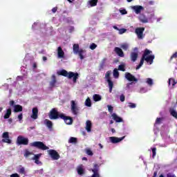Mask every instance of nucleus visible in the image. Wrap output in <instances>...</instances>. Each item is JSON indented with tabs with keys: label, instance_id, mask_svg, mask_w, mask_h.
Returning <instances> with one entry per match:
<instances>
[{
	"label": "nucleus",
	"instance_id": "1",
	"mask_svg": "<svg viewBox=\"0 0 177 177\" xmlns=\"http://www.w3.org/2000/svg\"><path fill=\"white\" fill-rule=\"evenodd\" d=\"M153 53V51L146 48L144 51V53L142 54V56L141 57L140 64L136 66V70H139L143 66V63L147 62L148 64L151 65L153 64V62H154V59H156V56L154 55H151Z\"/></svg>",
	"mask_w": 177,
	"mask_h": 177
},
{
	"label": "nucleus",
	"instance_id": "2",
	"mask_svg": "<svg viewBox=\"0 0 177 177\" xmlns=\"http://www.w3.org/2000/svg\"><path fill=\"white\" fill-rule=\"evenodd\" d=\"M57 74L58 75H62V77H67L68 80H71V78H73V82H74V84L77 82V79L78 78V77H80L78 73L67 72V71L64 69L57 72Z\"/></svg>",
	"mask_w": 177,
	"mask_h": 177
},
{
	"label": "nucleus",
	"instance_id": "3",
	"mask_svg": "<svg viewBox=\"0 0 177 177\" xmlns=\"http://www.w3.org/2000/svg\"><path fill=\"white\" fill-rule=\"evenodd\" d=\"M30 146L31 147H36V149H39V150H49V147L45 145L44 142L41 141H35L31 142L30 143Z\"/></svg>",
	"mask_w": 177,
	"mask_h": 177
},
{
	"label": "nucleus",
	"instance_id": "4",
	"mask_svg": "<svg viewBox=\"0 0 177 177\" xmlns=\"http://www.w3.org/2000/svg\"><path fill=\"white\" fill-rule=\"evenodd\" d=\"M61 115H63V113L57 111L56 108L52 109L48 114L50 120H59Z\"/></svg>",
	"mask_w": 177,
	"mask_h": 177
},
{
	"label": "nucleus",
	"instance_id": "5",
	"mask_svg": "<svg viewBox=\"0 0 177 177\" xmlns=\"http://www.w3.org/2000/svg\"><path fill=\"white\" fill-rule=\"evenodd\" d=\"M73 53L75 55L78 54L81 60L84 59V55H82L84 53V50L80 49V44H73Z\"/></svg>",
	"mask_w": 177,
	"mask_h": 177
},
{
	"label": "nucleus",
	"instance_id": "6",
	"mask_svg": "<svg viewBox=\"0 0 177 177\" xmlns=\"http://www.w3.org/2000/svg\"><path fill=\"white\" fill-rule=\"evenodd\" d=\"M71 110L73 115H78V114L80 113V108L74 100H72L71 102Z\"/></svg>",
	"mask_w": 177,
	"mask_h": 177
},
{
	"label": "nucleus",
	"instance_id": "7",
	"mask_svg": "<svg viewBox=\"0 0 177 177\" xmlns=\"http://www.w3.org/2000/svg\"><path fill=\"white\" fill-rule=\"evenodd\" d=\"M28 138H24L22 136H19L17 138V144L19 145H23L24 146H27L28 145Z\"/></svg>",
	"mask_w": 177,
	"mask_h": 177
},
{
	"label": "nucleus",
	"instance_id": "8",
	"mask_svg": "<svg viewBox=\"0 0 177 177\" xmlns=\"http://www.w3.org/2000/svg\"><path fill=\"white\" fill-rule=\"evenodd\" d=\"M135 32L137 35L138 39H143V38H145V35L143 34V32H145V28H137L135 30Z\"/></svg>",
	"mask_w": 177,
	"mask_h": 177
},
{
	"label": "nucleus",
	"instance_id": "9",
	"mask_svg": "<svg viewBox=\"0 0 177 177\" xmlns=\"http://www.w3.org/2000/svg\"><path fill=\"white\" fill-rule=\"evenodd\" d=\"M48 153L50 157L52 158V160H59V158H60V155L59 154V153H57L56 151V150L49 149L48 151Z\"/></svg>",
	"mask_w": 177,
	"mask_h": 177
},
{
	"label": "nucleus",
	"instance_id": "10",
	"mask_svg": "<svg viewBox=\"0 0 177 177\" xmlns=\"http://www.w3.org/2000/svg\"><path fill=\"white\" fill-rule=\"evenodd\" d=\"M60 119L63 120L66 125H71L73 124V118L67 116L64 113L60 115Z\"/></svg>",
	"mask_w": 177,
	"mask_h": 177
},
{
	"label": "nucleus",
	"instance_id": "11",
	"mask_svg": "<svg viewBox=\"0 0 177 177\" xmlns=\"http://www.w3.org/2000/svg\"><path fill=\"white\" fill-rule=\"evenodd\" d=\"M2 142H3V143H12V140L9 139V132L6 131L3 133L2 134Z\"/></svg>",
	"mask_w": 177,
	"mask_h": 177
},
{
	"label": "nucleus",
	"instance_id": "12",
	"mask_svg": "<svg viewBox=\"0 0 177 177\" xmlns=\"http://www.w3.org/2000/svg\"><path fill=\"white\" fill-rule=\"evenodd\" d=\"M30 118H32V120L38 119V108L37 107L32 108V115H30Z\"/></svg>",
	"mask_w": 177,
	"mask_h": 177
},
{
	"label": "nucleus",
	"instance_id": "13",
	"mask_svg": "<svg viewBox=\"0 0 177 177\" xmlns=\"http://www.w3.org/2000/svg\"><path fill=\"white\" fill-rule=\"evenodd\" d=\"M114 52L119 56V57H124V51H122V49L120 48V47H115L114 48Z\"/></svg>",
	"mask_w": 177,
	"mask_h": 177
},
{
	"label": "nucleus",
	"instance_id": "14",
	"mask_svg": "<svg viewBox=\"0 0 177 177\" xmlns=\"http://www.w3.org/2000/svg\"><path fill=\"white\" fill-rule=\"evenodd\" d=\"M133 10L136 15H139L142 12V10H145V8L142 6H134Z\"/></svg>",
	"mask_w": 177,
	"mask_h": 177
},
{
	"label": "nucleus",
	"instance_id": "15",
	"mask_svg": "<svg viewBox=\"0 0 177 177\" xmlns=\"http://www.w3.org/2000/svg\"><path fill=\"white\" fill-rule=\"evenodd\" d=\"M138 19L141 23H149V19H147V17H146V15H145L144 14H140L138 17Z\"/></svg>",
	"mask_w": 177,
	"mask_h": 177
},
{
	"label": "nucleus",
	"instance_id": "16",
	"mask_svg": "<svg viewBox=\"0 0 177 177\" xmlns=\"http://www.w3.org/2000/svg\"><path fill=\"white\" fill-rule=\"evenodd\" d=\"M57 56L59 59L64 58V51H63V48L60 46L57 48Z\"/></svg>",
	"mask_w": 177,
	"mask_h": 177
},
{
	"label": "nucleus",
	"instance_id": "17",
	"mask_svg": "<svg viewBox=\"0 0 177 177\" xmlns=\"http://www.w3.org/2000/svg\"><path fill=\"white\" fill-rule=\"evenodd\" d=\"M111 117L113 118V120L115 121V122H122L123 120L118 116L116 113H113L111 115Z\"/></svg>",
	"mask_w": 177,
	"mask_h": 177
},
{
	"label": "nucleus",
	"instance_id": "18",
	"mask_svg": "<svg viewBox=\"0 0 177 177\" xmlns=\"http://www.w3.org/2000/svg\"><path fill=\"white\" fill-rule=\"evenodd\" d=\"M15 113H20L23 111V106L20 104H16L14 106Z\"/></svg>",
	"mask_w": 177,
	"mask_h": 177
},
{
	"label": "nucleus",
	"instance_id": "19",
	"mask_svg": "<svg viewBox=\"0 0 177 177\" xmlns=\"http://www.w3.org/2000/svg\"><path fill=\"white\" fill-rule=\"evenodd\" d=\"M44 124L46 125L47 128H48V129H52V128H53V123L52 122V121L46 119L44 120Z\"/></svg>",
	"mask_w": 177,
	"mask_h": 177
},
{
	"label": "nucleus",
	"instance_id": "20",
	"mask_svg": "<svg viewBox=\"0 0 177 177\" xmlns=\"http://www.w3.org/2000/svg\"><path fill=\"white\" fill-rule=\"evenodd\" d=\"M12 115V109L9 108L6 110V112L3 116L4 120H8Z\"/></svg>",
	"mask_w": 177,
	"mask_h": 177
},
{
	"label": "nucleus",
	"instance_id": "21",
	"mask_svg": "<svg viewBox=\"0 0 177 177\" xmlns=\"http://www.w3.org/2000/svg\"><path fill=\"white\" fill-rule=\"evenodd\" d=\"M57 82V80H56V75H52V81L50 82V86L51 88H55V85H56Z\"/></svg>",
	"mask_w": 177,
	"mask_h": 177
},
{
	"label": "nucleus",
	"instance_id": "22",
	"mask_svg": "<svg viewBox=\"0 0 177 177\" xmlns=\"http://www.w3.org/2000/svg\"><path fill=\"white\" fill-rule=\"evenodd\" d=\"M86 130L87 132H91L92 131V122L90 120L86 121Z\"/></svg>",
	"mask_w": 177,
	"mask_h": 177
},
{
	"label": "nucleus",
	"instance_id": "23",
	"mask_svg": "<svg viewBox=\"0 0 177 177\" xmlns=\"http://www.w3.org/2000/svg\"><path fill=\"white\" fill-rule=\"evenodd\" d=\"M110 140L111 143H120V142L122 140V138H119L117 137H110Z\"/></svg>",
	"mask_w": 177,
	"mask_h": 177
},
{
	"label": "nucleus",
	"instance_id": "24",
	"mask_svg": "<svg viewBox=\"0 0 177 177\" xmlns=\"http://www.w3.org/2000/svg\"><path fill=\"white\" fill-rule=\"evenodd\" d=\"M125 78L127 79L130 82H133V75H132L130 73H125Z\"/></svg>",
	"mask_w": 177,
	"mask_h": 177
},
{
	"label": "nucleus",
	"instance_id": "25",
	"mask_svg": "<svg viewBox=\"0 0 177 177\" xmlns=\"http://www.w3.org/2000/svg\"><path fill=\"white\" fill-rule=\"evenodd\" d=\"M107 82L109 86V93H111V92H113V86H114V83L113 81H111V79H108Z\"/></svg>",
	"mask_w": 177,
	"mask_h": 177
},
{
	"label": "nucleus",
	"instance_id": "26",
	"mask_svg": "<svg viewBox=\"0 0 177 177\" xmlns=\"http://www.w3.org/2000/svg\"><path fill=\"white\" fill-rule=\"evenodd\" d=\"M93 99L94 102H100V100H102V96L99 94H94L93 95Z\"/></svg>",
	"mask_w": 177,
	"mask_h": 177
},
{
	"label": "nucleus",
	"instance_id": "27",
	"mask_svg": "<svg viewBox=\"0 0 177 177\" xmlns=\"http://www.w3.org/2000/svg\"><path fill=\"white\" fill-rule=\"evenodd\" d=\"M107 61V58H103L100 64V70H103L104 68V66H106V62Z\"/></svg>",
	"mask_w": 177,
	"mask_h": 177
},
{
	"label": "nucleus",
	"instance_id": "28",
	"mask_svg": "<svg viewBox=\"0 0 177 177\" xmlns=\"http://www.w3.org/2000/svg\"><path fill=\"white\" fill-rule=\"evenodd\" d=\"M85 106H86V107H91L92 106V101L91 100V98H89V97H88L84 102Z\"/></svg>",
	"mask_w": 177,
	"mask_h": 177
},
{
	"label": "nucleus",
	"instance_id": "29",
	"mask_svg": "<svg viewBox=\"0 0 177 177\" xmlns=\"http://www.w3.org/2000/svg\"><path fill=\"white\" fill-rule=\"evenodd\" d=\"M78 142V139L75 137H71L68 140V143H74L75 145L77 144Z\"/></svg>",
	"mask_w": 177,
	"mask_h": 177
},
{
	"label": "nucleus",
	"instance_id": "30",
	"mask_svg": "<svg viewBox=\"0 0 177 177\" xmlns=\"http://www.w3.org/2000/svg\"><path fill=\"white\" fill-rule=\"evenodd\" d=\"M88 3L91 8H93V6H96V5H97V0H89Z\"/></svg>",
	"mask_w": 177,
	"mask_h": 177
},
{
	"label": "nucleus",
	"instance_id": "31",
	"mask_svg": "<svg viewBox=\"0 0 177 177\" xmlns=\"http://www.w3.org/2000/svg\"><path fill=\"white\" fill-rule=\"evenodd\" d=\"M169 113H170L171 115H172V117H174V118H176L177 120V112H176V111H175L174 109H170Z\"/></svg>",
	"mask_w": 177,
	"mask_h": 177
},
{
	"label": "nucleus",
	"instance_id": "32",
	"mask_svg": "<svg viewBox=\"0 0 177 177\" xmlns=\"http://www.w3.org/2000/svg\"><path fill=\"white\" fill-rule=\"evenodd\" d=\"M171 84L172 86L174 87V86H175V85H176L177 82L175 80V79L169 78V85H171Z\"/></svg>",
	"mask_w": 177,
	"mask_h": 177
},
{
	"label": "nucleus",
	"instance_id": "33",
	"mask_svg": "<svg viewBox=\"0 0 177 177\" xmlns=\"http://www.w3.org/2000/svg\"><path fill=\"white\" fill-rule=\"evenodd\" d=\"M113 77L114 78H118V77H120V72H118V69L115 68L113 70Z\"/></svg>",
	"mask_w": 177,
	"mask_h": 177
},
{
	"label": "nucleus",
	"instance_id": "34",
	"mask_svg": "<svg viewBox=\"0 0 177 177\" xmlns=\"http://www.w3.org/2000/svg\"><path fill=\"white\" fill-rule=\"evenodd\" d=\"M120 48H122L123 50H128V48H129V45L128 44H121Z\"/></svg>",
	"mask_w": 177,
	"mask_h": 177
},
{
	"label": "nucleus",
	"instance_id": "35",
	"mask_svg": "<svg viewBox=\"0 0 177 177\" xmlns=\"http://www.w3.org/2000/svg\"><path fill=\"white\" fill-rule=\"evenodd\" d=\"M77 174L79 175H84V169L82 167H80L77 168Z\"/></svg>",
	"mask_w": 177,
	"mask_h": 177
},
{
	"label": "nucleus",
	"instance_id": "36",
	"mask_svg": "<svg viewBox=\"0 0 177 177\" xmlns=\"http://www.w3.org/2000/svg\"><path fill=\"white\" fill-rule=\"evenodd\" d=\"M86 153L88 156H93V152L92 150H91V149H89V148L86 149Z\"/></svg>",
	"mask_w": 177,
	"mask_h": 177
},
{
	"label": "nucleus",
	"instance_id": "37",
	"mask_svg": "<svg viewBox=\"0 0 177 177\" xmlns=\"http://www.w3.org/2000/svg\"><path fill=\"white\" fill-rule=\"evenodd\" d=\"M18 172L21 175H26V169H24V167H21L19 169Z\"/></svg>",
	"mask_w": 177,
	"mask_h": 177
},
{
	"label": "nucleus",
	"instance_id": "38",
	"mask_svg": "<svg viewBox=\"0 0 177 177\" xmlns=\"http://www.w3.org/2000/svg\"><path fill=\"white\" fill-rule=\"evenodd\" d=\"M110 75H111V72L108 71L105 75V77L106 78V81H109V80H111L110 77Z\"/></svg>",
	"mask_w": 177,
	"mask_h": 177
},
{
	"label": "nucleus",
	"instance_id": "39",
	"mask_svg": "<svg viewBox=\"0 0 177 177\" xmlns=\"http://www.w3.org/2000/svg\"><path fill=\"white\" fill-rule=\"evenodd\" d=\"M151 150H152V158H154L156 157L157 148L156 147L151 148Z\"/></svg>",
	"mask_w": 177,
	"mask_h": 177
},
{
	"label": "nucleus",
	"instance_id": "40",
	"mask_svg": "<svg viewBox=\"0 0 177 177\" xmlns=\"http://www.w3.org/2000/svg\"><path fill=\"white\" fill-rule=\"evenodd\" d=\"M118 70L120 71H125V65L124 64H120L118 66Z\"/></svg>",
	"mask_w": 177,
	"mask_h": 177
},
{
	"label": "nucleus",
	"instance_id": "41",
	"mask_svg": "<svg viewBox=\"0 0 177 177\" xmlns=\"http://www.w3.org/2000/svg\"><path fill=\"white\" fill-rule=\"evenodd\" d=\"M96 48H97V45H96V44H95V43H92L90 45V49H91V50H95V49H96Z\"/></svg>",
	"mask_w": 177,
	"mask_h": 177
},
{
	"label": "nucleus",
	"instance_id": "42",
	"mask_svg": "<svg viewBox=\"0 0 177 177\" xmlns=\"http://www.w3.org/2000/svg\"><path fill=\"white\" fill-rule=\"evenodd\" d=\"M147 84H148V85H149V86H151L153 85V80L151 78H147Z\"/></svg>",
	"mask_w": 177,
	"mask_h": 177
},
{
	"label": "nucleus",
	"instance_id": "43",
	"mask_svg": "<svg viewBox=\"0 0 177 177\" xmlns=\"http://www.w3.org/2000/svg\"><path fill=\"white\" fill-rule=\"evenodd\" d=\"M119 34L120 35H122V34H124V32H127V29L125 28H120L119 29Z\"/></svg>",
	"mask_w": 177,
	"mask_h": 177
},
{
	"label": "nucleus",
	"instance_id": "44",
	"mask_svg": "<svg viewBox=\"0 0 177 177\" xmlns=\"http://www.w3.org/2000/svg\"><path fill=\"white\" fill-rule=\"evenodd\" d=\"M138 56H139L138 53L134 52L133 53V62H136V60L138 59Z\"/></svg>",
	"mask_w": 177,
	"mask_h": 177
},
{
	"label": "nucleus",
	"instance_id": "45",
	"mask_svg": "<svg viewBox=\"0 0 177 177\" xmlns=\"http://www.w3.org/2000/svg\"><path fill=\"white\" fill-rule=\"evenodd\" d=\"M39 157H41V153L36 154V155H35V156L33 157L32 160H39Z\"/></svg>",
	"mask_w": 177,
	"mask_h": 177
},
{
	"label": "nucleus",
	"instance_id": "46",
	"mask_svg": "<svg viewBox=\"0 0 177 177\" xmlns=\"http://www.w3.org/2000/svg\"><path fill=\"white\" fill-rule=\"evenodd\" d=\"M107 107H108V110H109V113H113L114 108L113 106H111V105H108Z\"/></svg>",
	"mask_w": 177,
	"mask_h": 177
},
{
	"label": "nucleus",
	"instance_id": "47",
	"mask_svg": "<svg viewBox=\"0 0 177 177\" xmlns=\"http://www.w3.org/2000/svg\"><path fill=\"white\" fill-rule=\"evenodd\" d=\"M120 102H125V95L124 94H122L120 97Z\"/></svg>",
	"mask_w": 177,
	"mask_h": 177
},
{
	"label": "nucleus",
	"instance_id": "48",
	"mask_svg": "<svg viewBox=\"0 0 177 177\" xmlns=\"http://www.w3.org/2000/svg\"><path fill=\"white\" fill-rule=\"evenodd\" d=\"M146 92H147V91L145 88H141L140 89V93H146Z\"/></svg>",
	"mask_w": 177,
	"mask_h": 177
},
{
	"label": "nucleus",
	"instance_id": "49",
	"mask_svg": "<svg viewBox=\"0 0 177 177\" xmlns=\"http://www.w3.org/2000/svg\"><path fill=\"white\" fill-rule=\"evenodd\" d=\"M133 82H131L130 83H128L126 86L127 89H131V85H133Z\"/></svg>",
	"mask_w": 177,
	"mask_h": 177
},
{
	"label": "nucleus",
	"instance_id": "50",
	"mask_svg": "<svg viewBox=\"0 0 177 177\" xmlns=\"http://www.w3.org/2000/svg\"><path fill=\"white\" fill-rule=\"evenodd\" d=\"M166 177H176V176L173 173H168Z\"/></svg>",
	"mask_w": 177,
	"mask_h": 177
},
{
	"label": "nucleus",
	"instance_id": "51",
	"mask_svg": "<svg viewBox=\"0 0 177 177\" xmlns=\"http://www.w3.org/2000/svg\"><path fill=\"white\" fill-rule=\"evenodd\" d=\"M177 57V52H176L175 53H174L171 56V60H172V59H176Z\"/></svg>",
	"mask_w": 177,
	"mask_h": 177
},
{
	"label": "nucleus",
	"instance_id": "52",
	"mask_svg": "<svg viewBox=\"0 0 177 177\" xmlns=\"http://www.w3.org/2000/svg\"><path fill=\"white\" fill-rule=\"evenodd\" d=\"M121 15H127V13H128V12H127V10L123 9V10H120Z\"/></svg>",
	"mask_w": 177,
	"mask_h": 177
},
{
	"label": "nucleus",
	"instance_id": "53",
	"mask_svg": "<svg viewBox=\"0 0 177 177\" xmlns=\"http://www.w3.org/2000/svg\"><path fill=\"white\" fill-rule=\"evenodd\" d=\"M31 154H32V152H30V151H26V153H25V154H24V156H25V157H28V156H31Z\"/></svg>",
	"mask_w": 177,
	"mask_h": 177
},
{
	"label": "nucleus",
	"instance_id": "54",
	"mask_svg": "<svg viewBox=\"0 0 177 177\" xmlns=\"http://www.w3.org/2000/svg\"><path fill=\"white\" fill-rule=\"evenodd\" d=\"M18 120H19V122H21L23 120V114L22 113H20L18 115Z\"/></svg>",
	"mask_w": 177,
	"mask_h": 177
},
{
	"label": "nucleus",
	"instance_id": "55",
	"mask_svg": "<svg viewBox=\"0 0 177 177\" xmlns=\"http://www.w3.org/2000/svg\"><path fill=\"white\" fill-rule=\"evenodd\" d=\"M156 124H161V118H157L156 120Z\"/></svg>",
	"mask_w": 177,
	"mask_h": 177
},
{
	"label": "nucleus",
	"instance_id": "56",
	"mask_svg": "<svg viewBox=\"0 0 177 177\" xmlns=\"http://www.w3.org/2000/svg\"><path fill=\"white\" fill-rule=\"evenodd\" d=\"M10 177H20V176L17 173H15V174H11Z\"/></svg>",
	"mask_w": 177,
	"mask_h": 177
},
{
	"label": "nucleus",
	"instance_id": "57",
	"mask_svg": "<svg viewBox=\"0 0 177 177\" xmlns=\"http://www.w3.org/2000/svg\"><path fill=\"white\" fill-rule=\"evenodd\" d=\"M10 106L15 107V101L14 100H11L10 101Z\"/></svg>",
	"mask_w": 177,
	"mask_h": 177
},
{
	"label": "nucleus",
	"instance_id": "58",
	"mask_svg": "<svg viewBox=\"0 0 177 177\" xmlns=\"http://www.w3.org/2000/svg\"><path fill=\"white\" fill-rule=\"evenodd\" d=\"M52 12H53V13H56L57 12V7H54L52 9Z\"/></svg>",
	"mask_w": 177,
	"mask_h": 177
},
{
	"label": "nucleus",
	"instance_id": "59",
	"mask_svg": "<svg viewBox=\"0 0 177 177\" xmlns=\"http://www.w3.org/2000/svg\"><path fill=\"white\" fill-rule=\"evenodd\" d=\"M73 31H74V27L73 26H71L69 28V32H73Z\"/></svg>",
	"mask_w": 177,
	"mask_h": 177
},
{
	"label": "nucleus",
	"instance_id": "60",
	"mask_svg": "<svg viewBox=\"0 0 177 177\" xmlns=\"http://www.w3.org/2000/svg\"><path fill=\"white\" fill-rule=\"evenodd\" d=\"M137 81H140V80L136 79V77H133V84H136Z\"/></svg>",
	"mask_w": 177,
	"mask_h": 177
},
{
	"label": "nucleus",
	"instance_id": "61",
	"mask_svg": "<svg viewBox=\"0 0 177 177\" xmlns=\"http://www.w3.org/2000/svg\"><path fill=\"white\" fill-rule=\"evenodd\" d=\"M131 62H133V52L131 53Z\"/></svg>",
	"mask_w": 177,
	"mask_h": 177
},
{
	"label": "nucleus",
	"instance_id": "62",
	"mask_svg": "<svg viewBox=\"0 0 177 177\" xmlns=\"http://www.w3.org/2000/svg\"><path fill=\"white\" fill-rule=\"evenodd\" d=\"M113 28H114V30H116L117 31L120 30V28H118V27H117L116 26H113Z\"/></svg>",
	"mask_w": 177,
	"mask_h": 177
},
{
	"label": "nucleus",
	"instance_id": "63",
	"mask_svg": "<svg viewBox=\"0 0 177 177\" xmlns=\"http://www.w3.org/2000/svg\"><path fill=\"white\" fill-rule=\"evenodd\" d=\"M33 68H37V63H34L32 65Z\"/></svg>",
	"mask_w": 177,
	"mask_h": 177
},
{
	"label": "nucleus",
	"instance_id": "64",
	"mask_svg": "<svg viewBox=\"0 0 177 177\" xmlns=\"http://www.w3.org/2000/svg\"><path fill=\"white\" fill-rule=\"evenodd\" d=\"M157 171H154L153 177H157Z\"/></svg>",
	"mask_w": 177,
	"mask_h": 177
}]
</instances>
